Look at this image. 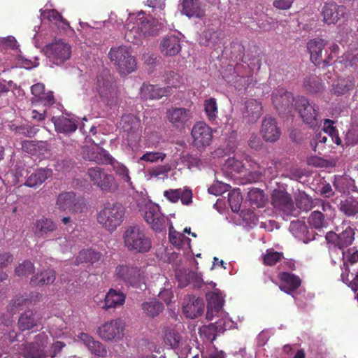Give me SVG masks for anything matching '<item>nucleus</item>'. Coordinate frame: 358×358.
<instances>
[{
    "mask_svg": "<svg viewBox=\"0 0 358 358\" xmlns=\"http://www.w3.org/2000/svg\"><path fill=\"white\" fill-rule=\"evenodd\" d=\"M125 208L120 203H104L96 214L97 222L106 230L113 232L122 224Z\"/></svg>",
    "mask_w": 358,
    "mask_h": 358,
    "instance_id": "1",
    "label": "nucleus"
},
{
    "mask_svg": "<svg viewBox=\"0 0 358 358\" xmlns=\"http://www.w3.org/2000/svg\"><path fill=\"white\" fill-rule=\"evenodd\" d=\"M115 280L124 284L127 287L136 289H145V270L132 264H120L115 267L114 271Z\"/></svg>",
    "mask_w": 358,
    "mask_h": 358,
    "instance_id": "2",
    "label": "nucleus"
},
{
    "mask_svg": "<svg viewBox=\"0 0 358 358\" xmlns=\"http://www.w3.org/2000/svg\"><path fill=\"white\" fill-rule=\"evenodd\" d=\"M124 247L129 251L145 253L152 246L151 240L143 229L137 225L129 226L125 229L123 234Z\"/></svg>",
    "mask_w": 358,
    "mask_h": 358,
    "instance_id": "3",
    "label": "nucleus"
},
{
    "mask_svg": "<svg viewBox=\"0 0 358 358\" xmlns=\"http://www.w3.org/2000/svg\"><path fill=\"white\" fill-rule=\"evenodd\" d=\"M86 176L92 186L99 189L102 193H114L119 188L118 182L114 176L101 166L89 168Z\"/></svg>",
    "mask_w": 358,
    "mask_h": 358,
    "instance_id": "4",
    "label": "nucleus"
},
{
    "mask_svg": "<svg viewBox=\"0 0 358 358\" xmlns=\"http://www.w3.org/2000/svg\"><path fill=\"white\" fill-rule=\"evenodd\" d=\"M96 91L101 99L108 106L115 103L117 99L118 90L114 78L108 69H103L96 77Z\"/></svg>",
    "mask_w": 358,
    "mask_h": 358,
    "instance_id": "5",
    "label": "nucleus"
},
{
    "mask_svg": "<svg viewBox=\"0 0 358 358\" xmlns=\"http://www.w3.org/2000/svg\"><path fill=\"white\" fill-rule=\"evenodd\" d=\"M295 108L303 123L311 129H315L320 124L319 106L310 101L305 96H299L295 99Z\"/></svg>",
    "mask_w": 358,
    "mask_h": 358,
    "instance_id": "6",
    "label": "nucleus"
},
{
    "mask_svg": "<svg viewBox=\"0 0 358 358\" xmlns=\"http://www.w3.org/2000/svg\"><path fill=\"white\" fill-rule=\"evenodd\" d=\"M108 55L111 62H114L121 73H130L136 69V59L127 47L121 45L112 48Z\"/></svg>",
    "mask_w": 358,
    "mask_h": 358,
    "instance_id": "7",
    "label": "nucleus"
},
{
    "mask_svg": "<svg viewBox=\"0 0 358 358\" xmlns=\"http://www.w3.org/2000/svg\"><path fill=\"white\" fill-rule=\"evenodd\" d=\"M56 206L62 212L70 214L82 213L86 208L85 199L74 192H62L57 198Z\"/></svg>",
    "mask_w": 358,
    "mask_h": 358,
    "instance_id": "8",
    "label": "nucleus"
},
{
    "mask_svg": "<svg viewBox=\"0 0 358 358\" xmlns=\"http://www.w3.org/2000/svg\"><path fill=\"white\" fill-rule=\"evenodd\" d=\"M46 56L54 64L60 66L69 60L71 56V46L64 40H54L45 47Z\"/></svg>",
    "mask_w": 358,
    "mask_h": 358,
    "instance_id": "9",
    "label": "nucleus"
},
{
    "mask_svg": "<svg viewBox=\"0 0 358 358\" xmlns=\"http://www.w3.org/2000/svg\"><path fill=\"white\" fill-rule=\"evenodd\" d=\"M342 257L343 260V266L341 267L342 273L341 278L342 281L348 285L351 289L356 292L358 290V271L352 280L349 279V273L350 269L349 265H354L358 262V250L355 248H351L346 251H342Z\"/></svg>",
    "mask_w": 358,
    "mask_h": 358,
    "instance_id": "10",
    "label": "nucleus"
},
{
    "mask_svg": "<svg viewBox=\"0 0 358 358\" xmlns=\"http://www.w3.org/2000/svg\"><path fill=\"white\" fill-rule=\"evenodd\" d=\"M124 330V322L121 319H116L101 324L97 332L99 337L106 341H119L123 338Z\"/></svg>",
    "mask_w": 358,
    "mask_h": 358,
    "instance_id": "11",
    "label": "nucleus"
},
{
    "mask_svg": "<svg viewBox=\"0 0 358 358\" xmlns=\"http://www.w3.org/2000/svg\"><path fill=\"white\" fill-rule=\"evenodd\" d=\"M166 117L173 128L182 130L191 124L193 113L189 108L172 106L167 109Z\"/></svg>",
    "mask_w": 358,
    "mask_h": 358,
    "instance_id": "12",
    "label": "nucleus"
},
{
    "mask_svg": "<svg viewBox=\"0 0 358 358\" xmlns=\"http://www.w3.org/2000/svg\"><path fill=\"white\" fill-rule=\"evenodd\" d=\"M327 45V42L320 38H316L309 41L307 43V48L310 55V60L315 66H320L323 64L324 66H329L332 57L331 54L327 55V52L323 55V50Z\"/></svg>",
    "mask_w": 358,
    "mask_h": 358,
    "instance_id": "13",
    "label": "nucleus"
},
{
    "mask_svg": "<svg viewBox=\"0 0 358 358\" xmlns=\"http://www.w3.org/2000/svg\"><path fill=\"white\" fill-rule=\"evenodd\" d=\"M321 15L325 24H335L347 17L348 9L344 5H338L334 1L326 2L322 8Z\"/></svg>",
    "mask_w": 358,
    "mask_h": 358,
    "instance_id": "14",
    "label": "nucleus"
},
{
    "mask_svg": "<svg viewBox=\"0 0 358 358\" xmlns=\"http://www.w3.org/2000/svg\"><path fill=\"white\" fill-rule=\"evenodd\" d=\"M193 145L199 150L208 146L213 138L212 129L204 122H196L191 131Z\"/></svg>",
    "mask_w": 358,
    "mask_h": 358,
    "instance_id": "15",
    "label": "nucleus"
},
{
    "mask_svg": "<svg viewBox=\"0 0 358 358\" xmlns=\"http://www.w3.org/2000/svg\"><path fill=\"white\" fill-rule=\"evenodd\" d=\"M144 219L155 231L165 229L168 220V218L161 213L159 206L156 204H150L145 207Z\"/></svg>",
    "mask_w": 358,
    "mask_h": 358,
    "instance_id": "16",
    "label": "nucleus"
},
{
    "mask_svg": "<svg viewBox=\"0 0 358 358\" xmlns=\"http://www.w3.org/2000/svg\"><path fill=\"white\" fill-rule=\"evenodd\" d=\"M355 231L350 227L347 226L341 232L335 233L329 231L326 235V240L328 243L343 250L344 248L350 245L355 240Z\"/></svg>",
    "mask_w": 358,
    "mask_h": 358,
    "instance_id": "17",
    "label": "nucleus"
},
{
    "mask_svg": "<svg viewBox=\"0 0 358 358\" xmlns=\"http://www.w3.org/2000/svg\"><path fill=\"white\" fill-rule=\"evenodd\" d=\"M271 204L275 208L287 215H292L295 210L292 198L287 192L274 189L271 194Z\"/></svg>",
    "mask_w": 358,
    "mask_h": 358,
    "instance_id": "18",
    "label": "nucleus"
},
{
    "mask_svg": "<svg viewBox=\"0 0 358 358\" xmlns=\"http://www.w3.org/2000/svg\"><path fill=\"white\" fill-rule=\"evenodd\" d=\"M272 100L278 113L284 114L290 111L294 98L292 92L279 87L273 92Z\"/></svg>",
    "mask_w": 358,
    "mask_h": 358,
    "instance_id": "19",
    "label": "nucleus"
},
{
    "mask_svg": "<svg viewBox=\"0 0 358 358\" xmlns=\"http://www.w3.org/2000/svg\"><path fill=\"white\" fill-rule=\"evenodd\" d=\"M207 313L206 319L213 320L215 316L222 315L224 299L220 289H215L213 291L206 294Z\"/></svg>",
    "mask_w": 358,
    "mask_h": 358,
    "instance_id": "20",
    "label": "nucleus"
},
{
    "mask_svg": "<svg viewBox=\"0 0 358 358\" xmlns=\"http://www.w3.org/2000/svg\"><path fill=\"white\" fill-rule=\"evenodd\" d=\"M82 155L85 160L94 162L98 164L110 163L112 156L110 153L98 145L83 148Z\"/></svg>",
    "mask_w": 358,
    "mask_h": 358,
    "instance_id": "21",
    "label": "nucleus"
},
{
    "mask_svg": "<svg viewBox=\"0 0 358 358\" xmlns=\"http://www.w3.org/2000/svg\"><path fill=\"white\" fill-rule=\"evenodd\" d=\"M57 223L51 218L42 216L33 223L32 232L39 238H46L57 230Z\"/></svg>",
    "mask_w": 358,
    "mask_h": 358,
    "instance_id": "22",
    "label": "nucleus"
},
{
    "mask_svg": "<svg viewBox=\"0 0 358 358\" xmlns=\"http://www.w3.org/2000/svg\"><path fill=\"white\" fill-rule=\"evenodd\" d=\"M135 18L143 38L156 36L161 29V24L155 19L145 17L143 12L139 13Z\"/></svg>",
    "mask_w": 358,
    "mask_h": 358,
    "instance_id": "23",
    "label": "nucleus"
},
{
    "mask_svg": "<svg viewBox=\"0 0 358 358\" xmlns=\"http://www.w3.org/2000/svg\"><path fill=\"white\" fill-rule=\"evenodd\" d=\"M278 278L281 282L280 289L287 294H292L301 285V278L289 272H280Z\"/></svg>",
    "mask_w": 358,
    "mask_h": 358,
    "instance_id": "24",
    "label": "nucleus"
},
{
    "mask_svg": "<svg viewBox=\"0 0 358 358\" xmlns=\"http://www.w3.org/2000/svg\"><path fill=\"white\" fill-rule=\"evenodd\" d=\"M171 94L170 87H160L158 85L143 83L141 87V96L145 100H159Z\"/></svg>",
    "mask_w": 358,
    "mask_h": 358,
    "instance_id": "25",
    "label": "nucleus"
},
{
    "mask_svg": "<svg viewBox=\"0 0 358 358\" xmlns=\"http://www.w3.org/2000/svg\"><path fill=\"white\" fill-rule=\"evenodd\" d=\"M261 134L266 141H276L281 134L276 120L272 117H265L262 121Z\"/></svg>",
    "mask_w": 358,
    "mask_h": 358,
    "instance_id": "26",
    "label": "nucleus"
},
{
    "mask_svg": "<svg viewBox=\"0 0 358 358\" xmlns=\"http://www.w3.org/2000/svg\"><path fill=\"white\" fill-rule=\"evenodd\" d=\"M143 34L141 33L136 18L129 17L125 25L124 39L131 43L139 45L143 42Z\"/></svg>",
    "mask_w": 358,
    "mask_h": 358,
    "instance_id": "27",
    "label": "nucleus"
},
{
    "mask_svg": "<svg viewBox=\"0 0 358 358\" xmlns=\"http://www.w3.org/2000/svg\"><path fill=\"white\" fill-rule=\"evenodd\" d=\"M125 299L126 296L122 292L110 289L105 296L104 301L101 302L99 306L103 309L108 310L122 306Z\"/></svg>",
    "mask_w": 358,
    "mask_h": 358,
    "instance_id": "28",
    "label": "nucleus"
},
{
    "mask_svg": "<svg viewBox=\"0 0 358 358\" xmlns=\"http://www.w3.org/2000/svg\"><path fill=\"white\" fill-rule=\"evenodd\" d=\"M243 117L248 122H255L262 115L263 106L260 101L250 99L245 101Z\"/></svg>",
    "mask_w": 358,
    "mask_h": 358,
    "instance_id": "29",
    "label": "nucleus"
},
{
    "mask_svg": "<svg viewBox=\"0 0 358 358\" xmlns=\"http://www.w3.org/2000/svg\"><path fill=\"white\" fill-rule=\"evenodd\" d=\"M161 52L166 56H174L181 50L180 39L174 35L167 36L160 43Z\"/></svg>",
    "mask_w": 358,
    "mask_h": 358,
    "instance_id": "30",
    "label": "nucleus"
},
{
    "mask_svg": "<svg viewBox=\"0 0 358 358\" xmlns=\"http://www.w3.org/2000/svg\"><path fill=\"white\" fill-rule=\"evenodd\" d=\"M204 309V303L202 299L189 297V301L183 305L182 312L187 317L194 319L201 315Z\"/></svg>",
    "mask_w": 358,
    "mask_h": 358,
    "instance_id": "31",
    "label": "nucleus"
},
{
    "mask_svg": "<svg viewBox=\"0 0 358 358\" xmlns=\"http://www.w3.org/2000/svg\"><path fill=\"white\" fill-rule=\"evenodd\" d=\"M79 338L92 354L99 357L106 356L107 350L101 342L95 341L91 336L85 333H81Z\"/></svg>",
    "mask_w": 358,
    "mask_h": 358,
    "instance_id": "32",
    "label": "nucleus"
},
{
    "mask_svg": "<svg viewBox=\"0 0 358 358\" xmlns=\"http://www.w3.org/2000/svg\"><path fill=\"white\" fill-rule=\"evenodd\" d=\"M41 324V318L37 316L36 313L31 310H27L20 315L18 319V327L24 331L30 330Z\"/></svg>",
    "mask_w": 358,
    "mask_h": 358,
    "instance_id": "33",
    "label": "nucleus"
},
{
    "mask_svg": "<svg viewBox=\"0 0 358 358\" xmlns=\"http://www.w3.org/2000/svg\"><path fill=\"white\" fill-rule=\"evenodd\" d=\"M52 171L50 169H37L27 178L24 185L29 187H36L42 185L49 177L52 176Z\"/></svg>",
    "mask_w": 358,
    "mask_h": 358,
    "instance_id": "34",
    "label": "nucleus"
},
{
    "mask_svg": "<svg viewBox=\"0 0 358 358\" xmlns=\"http://www.w3.org/2000/svg\"><path fill=\"white\" fill-rule=\"evenodd\" d=\"M52 121L54 123L56 131L58 133L71 134L78 127L75 120L64 116L53 117Z\"/></svg>",
    "mask_w": 358,
    "mask_h": 358,
    "instance_id": "35",
    "label": "nucleus"
},
{
    "mask_svg": "<svg viewBox=\"0 0 358 358\" xmlns=\"http://www.w3.org/2000/svg\"><path fill=\"white\" fill-rule=\"evenodd\" d=\"M55 279V271L49 268L33 275L30 280V285L34 287L48 285L53 283Z\"/></svg>",
    "mask_w": 358,
    "mask_h": 358,
    "instance_id": "36",
    "label": "nucleus"
},
{
    "mask_svg": "<svg viewBox=\"0 0 358 358\" xmlns=\"http://www.w3.org/2000/svg\"><path fill=\"white\" fill-rule=\"evenodd\" d=\"M182 12L188 17L201 18L204 15V11L201 8L199 0H182Z\"/></svg>",
    "mask_w": 358,
    "mask_h": 358,
    "instance_id": "37",
    "label": "nucleus"
},
{
    "mask_svg": "<svg viewBox=\"0 0 358 358\" xmlns=\"http://www.w3.org/2000/svg\"><path fill=\"white\" fill-rule=\"evenodd\" d=\"M120 125L124 132L134 133L138 130L141 126V120L133 114H127L121 117Z\"/></svg>",
    "mask_w": 358,
    "mask_h": 358,
    "instance_id": "38",
    "label": "nucleus"
},
{
    "mask_svg": "<svg viewBox=\"0 0 358 358\" xmlns=\"http://www.w3.org/2000/svg\"><path fill=\"white\" fill-rule=\"evenodd\" d=\"M101 252L92 249L82 250L76 259V264L77 265L82 263L94 264L101 260Z\"/></svg>",
    "mask_w": 358,
    "mask_h": 358,
    "instance_id": "39",
    "label": "nucleus"
},
{
    "mask_svg": "<svg viewBox=\"0 0 358 358\" xmlns=\"http://www.w3.org/2000/svg\"><path fill=\"white\" fill-rule=\"evenodd\" d=\"M106 165L112 166L116 176L120 177L124 182H127L129 186L132 187L131 179L129 176V171L125 165L117 162L113 157L110 163H107Z\"/></svg>",
    "mask_w": 358,
    "mask_h": 358,
    "instance_id": "40",
    "label": "nucleus"
},
{
    "mask_svg": "<svg viewBox=\"0 0 358 358\" xmlns=\"http://www.w3.org/2000/svg\"><path fill=\"white\" fill-rule=\"evenodd\" d=\"M222 36L223 34L221 31L207 29L202 33L199 43L203 45L213 46L220 42Z\"/></svg>",
    "mask_w": 358,
    "mask_h": 358,
    "instance_id": "41",
    "label": "nucleus"
},
{
    "mask_svg": "<svg viewBox=\"0 0 358 358\" xmlns=\"http://www.w3.org/2000/svg\"><path fill=\"white\" fill-rule=\"evenodd\" d=\"M181 336L174 329L167 327L164 331V343L169 345L172 349H178L180 346Z\"/></svg>",
    "mask_w": 358,
    "mask_h": 358,
    "instance_id": "42",
    "label": "nucleus"
},
{
    "mask_svg": "<svg viewBox=\"0 0 358 358\" xmlns=\"http://www.w3.org/2000/svg\"><path fill=\"white\" fill-rule=\"evenodd\" d=\"M303 87L308 93L315 94L323 90L324 84L319 78L316 76H309L305 78Z\"/></svg>",
    "mask_w": 358,
    "mask_h": 358,
    "instance_id": "43",
    "label": "nucleus"
},
{
    "mask_svg": "<svg viewBox=\"0 0 358 358\" xmlns=\"http://www.w3.org/2000/svg\"><path fill=\"white\" fill-rule=\"evenodd\" d=\"M309 225L316 229H320L327 227L328 222L324 215L320 210L313 211L308 219Z\"/></svg>",
    "mask_w": 358,
    "mask_h": 358,
    "instance_id": "44",
    "label": "nucleus"
},
{
    "mask_svg": "<svg viewBox=\"0 0 358 358\" xmlns=\"http://www.w3.org/2000/svg\"><path fill=\"white\" fill-rule=\"evenodd\" d=\"M141 306L143 313L150 317L157 316L164 309L163 304L157 301L144 302Z\"/></svg>",
    "mask_w": 358,
    "mask_h": 358,
    "instance_id": "45",
    "label": "nucleus"
},
{
    "mask_svg": "<svg viewBox=\"0 0 358 358\" xmlns=\"http://www.w3.org/2000/svg\"><path fill=\"white\" fill-rule=\"evenodd\" d=\"M199 333L203 339H206L211 343L215 341L217 335L220 334L215 323L202 326L199 328Z\"/></svg>",
    "mask_w": 358,
    "mask_h": 358,
    "instance_id": "46",
    "label": "nucleus"
},
{
    "mask_svg": "<svg viewBox=\"0 0 358 358\" xmlns=\"http://www.w3.org/2000/svg\"><path fill=\"white\" fill-rule=\"evenodd\" d=\"M340 210L348 216H354L358 214V201L348 198L341 203Z\"/></svg>",
    "mask_w": 358,
    "mask_h": 358,
    "instance_id": "47",
    "label": "nucleus"
},
{
    "mask_svg": "<svg viewBox=\"0 0 358 358\" xmlns=\"http://www.w3.org/2000/svg\"><path fill=\"white\" fill-rule=\"evenodd\" d=\"M284 257L282 252L275 251L273 248L266 250L262 256L263 264L266 266H273L280 262Z\"/></svg>",
    "mask_w": 358,
    "mask_h": 358,
    "instance_id": "48",
    "label": "nucleus"
},
{
    "mask_svg": "<svg viewBox=\"0 0 358 358\" xmlns=\"http://www.w3.org/2000/svg\"><path fill=\"white\" fill-rule=\"evenodd\" d=\"M204 110L208 120L213 122L217 117L218 109L216 99L210 98L204 101Z\"/></svg>",
    "mask_w": 358,
    "mask_h": 358,
    "instance_id": "49",
    "label": "nucleus"
},
{
    "mask_svg": "<svg viewBox=\"0 0 358 358\" xmlns=\"http://www.w3.org/2000/svg\"><path fill=\"white\" fill-rule=\"evenodd\" d=\"M296 205L299 209L308 211L315 207V199L305 193L300 194L296 199Z\"/></svg>",
    "mask_w": 358,
    "mask_h": 358,
    "instance_id": "50",
    "label": "nucleus"
},
{
    "mask_svg": "<svg viewBox=\"0 0 358 358\" xmlns=\"http://www.w3.org/2000/svg\"><path fill=\"white\" fill-rule=\"evenodd\" d=\"M248 199L252 204L257 207L263 206L266 201L264 191L257 188H254L249 191Z\"/></svg>",
    "mask_w": 358,
    "mask_h": 358,
    "instance_id": "51",
    "label": "nucleus"
},
{
    "mask_svg": "<svg viewBox=\"0 0 358 358\" xmlns=\"http://www.w3.org/2000/svg\"><path fill=\"white\" fill-rule=\"evenodd\" d=\"M28 299L25 298L24 295L17 296L9 303L8 310L15 314L24 307L29 306Z\"/></svg>",
    "mask_w": 358,
    "mask_h": 358,
    "instance_id": "52",
    "label": "nucleus"
},
{
    "mask_svg": "<svg viewBox=\"0 0 358 358\" xmlns=\"http://www.w3.org/2000/svg\"><path fill=\"white\" fill-rule=\"evenodd\" d=\"M170 242L178 248H182L185 242H189L190 239L183 234L176 231L172 226L169 229Z\"/></svg>",
    "mask_w": 358,
    "mask_h": 358,
    "instance_id": "53",
    "label": "nucleus"
},
{
    "mask_svg": "<svg viewBox=\"0 0 358 358\" xmlns=\"http://www.w3.org/2000/svg\"><path fill=\"white\" fill-rule=\"evenodd\" d=\"M42 14L48 20V21L55 24L56 25H59L60 23H62L66 27L69 26L67 20L63 18L61 13H59L57 10H47L43 11Z\"/></svg>",
    "mask_w": 358,
    "mask_h": 358,
    "instance_id": "54",
    "label": "nucleus"
},
{
    "mask_svg": "<svg viewBox=\"0 0 358 358\" xmlns=\"http://www.w3.org/2000/svg\"><path fill=\"white\" fill-rule=\"evenodd\" d=\"M182 80V77L175 71H168L164 75V81L167 85L166 87H170L171 91L173 88L180 85Z\"/></svg>",
    "mask_w": 358,
    "mask_h": 358,
    "instance_id": "55",
    "label": "nucleus"
},
{
    "mask_svg": "<svg viewBox=\"0 0 358 358\" xmlns=\"http://www.w3.org/2000/svg\"><path fill=\"white\" fill-rule=\"evenodd\" d=\"M66 329V324L64 320L59 317L52 319L50 331L56 336H61L64 334V330Z\"/></svg>",
    "mask_w": 358,
    "mask_h": 358,
    "instance_id": "56",
    "label": "nucleus"
},
{
    "mask_svg": "<svg viewBox=\"0 0 358 358\" xmlns=\"http://www.w3.org/2000/svg\"><path fill=\"white\" fill-rule=\"evenodd\" d=\"M35 271L34 265L29 261H24L15 268V273L20 277L27 276Z\"/></svg>",
    "mask_w": 358,
    "mask_h": 358,
    "instance_id": "57",
    "label": "nucleus"
},
{
    "mask_svg": "<svg viewBox=\"0 0 358 358\" xmlns=\"http://www.w3.org/2000/svg\"><path fill=\"white\" fill-rule=\"evenodd\" d=\"M242 199V196L238 192L233 191L229 193L228 201L233 212L238 213L240 210Z\"/></svg>",
    "mask_w": 358,
    "mask_h": 358,
    "instance_id": "58",
    "label": "nucleus"
},
{
    "mask_svg": "<svg viewBox=\"0 0 358 358\" xmlns=\"http://www.w3.org/2000/svg\"><path fill=\"white\" fill-rule=\"evenodd\" d=\"M353 86V83L350 81L340 80L333 86L334 93L338 96L343 95L351 90Z\"/></svg>",
    "mask_w": 358,
    "mask_h": 358,
    "instance_id": "59",
    "label": "nucleus"
},
{
    "mask_svg": "<svg viewBox=\"0 0 358 358\" xmlns=\"http://www.w3.org/2000/svg\"><path fill=\"white\" fill-rule=\"evenodd\" d=\"M166 156V155L162 152H147L140 157V160L143 162L155 163L159 161L163 162Z\"/></svg>",
    "mask_w": 358,
    "mask_h": 358,
    "instance_id": "60",
    "label": "nucleus"
},
{
    "mask_svg": "<svg viewBox=\"0 0 358 358\" xmlns=\"http://www.w3.org/2000/svg\"><path fill=\"white\" fill-rule=\"evenodd\" d=\"M346 142L349 145L358 143V120L354 121L346 134Z\"/></svg>",
    "mask_w": 358,
    "mask_h": 358,
    "instance_id": "61",
    "label": "nucleus"
},
{
    "mask_svg": "<svg viewBox=\"0 0 358 358\" xmlns=\"http://www.w3.org/2000/svg\"><path fill=\"white\" fill-rule=\"evenodd\" d=\"M215 324L220 334H222L227 330L234 328L236 324L230 318L226 315L222 317V318L216 321Z\"/></svg>",
    "mask_w": 358,
    "mask_h": 358,
    "instance_id": "62",
    "label": "nucleus"
},
{
    "mask_svg": "<svg viewBox=\"0 0 358 358\" xmlns=\"http://www.w3.org/2000/svg\"><path fill=\"white\" fill-rule=\"evenodd\" d=\"M166 0H147V5L152 8V12L162 20L161 15H164L163 13L165 8Z\"/></svg>",
    "mask_w": 358,
    "mask_h": 358,
    "instance_id": "63",
    "label": "nucleus"
},
{
    "mask_svg": "<svg viewBox=\"0 0 358 358\" xmlns=\"http://www.w3.org/2000/svg\"><path fill=\"white\" fill-rule=\"evenodd\" d=\"M171 167L169 164L158 166L155 168L150 169L148 174L151 177H159L161 175H165L171 171Z\"/></svg>",
    "mask_w": 358,
    "mask_h": 358,
    "instance_id": "64",
    "label": "nucleus"
}]
</instances>
